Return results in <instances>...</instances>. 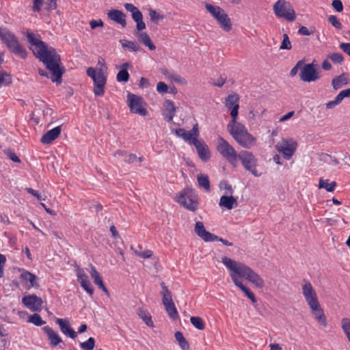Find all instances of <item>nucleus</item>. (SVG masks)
Here are the masks:
<instances>
[{"label":"nucleus","mask_w":350,"mask_h":350,"mask_svg":"<svg viewBox=\"0 0 350 350\" xmlns=\"http://www.w3.org/2000/svg\"><path fill=\"white\" fill-rule=\"evenodd\" d=\"M332 6L336 12H340L343 10V5L342 1L340 0L333 1L332 3Z\"/></svg>","instance_id":"nucleus-61"},{"label":"nucleus","mask_w":350,"mask_h":350,"mask_svg":"<svg viewBox=\"0 0 350 350\" xmlns=\"http://www.w3.org/2000/svg\"><path fill=\"white\" fill-rule=\"evenodd\" d=\"M27 41L31 44L30 49L33 54L46 66L49 72L39 69L41 76L49 78L52 81L60 83L62 81V71L60 69L61 59L55 49L47 46L40 36L33 33L27 35Z\"/></svg>","instance_id":"nucleus-1"},{"label":"nucleus","mask_w":350,"mask_h":350,"mask_svg":"<svg viewBox=\"0 0 350 350\" xmlns=\"http://www.w3.org/2000/svg\"><path fill=\"white\" fill-rule=\"evenodd\" d=\"M195 232L196 234L206 242H211L217 240V237L206 230L204 224L201 221H198L195 226Z\"/></svg>","instance_id":"nucleus-19"},{"label":"nucleus","mask_w":350,"mask_h":350,"mask_svg":"<svg viewBox=\"0 0 350 350\" xmlns=\"http://www.w3.org/2000/svg\"><path fill=\"white\" fill-rule=\"evenodd\" d=\"M98 65H100L99 69L90 67L87 69L86 73L94 81V92L96 96H102L104 94V88L106 84L107 77L105 72L107 68L103 59L98 60Z\"/></svg>","instance_id":"nucleus-5"},{"label":"nucleus","mask_w":350,"mask_h":350,"mask_svg":"<svg viewBox=\"0 0 350 350\" xmlns=\"http://www.w3.org/2000/svg\"><path fill=\"white\" fill-rule=\"evenodd\" d=\"M128 105L130 111L142 116H146L148 114L146 109V103L144 98L136 94L129 93L127 96Z\"/></svg>","instance_id":"nucleus-12"},{"label":"nucleus","mask_w":350,"mask_h":350,"mask_svg":"<svg viewBox=\"0 0 350 350\" xmlns=\"http://www.w3.org/2000/svg\"><path fill=\"white\" fill-rule=\"evenodd\" d=\"M157 91L159 94H165L168 92V87L164 82L160 81L157 84Z\"/></svg>","instance_id":"nucleus-56"},{"label":"nucleus","mask_w":350,"mask_h":350,"mask_svg":"<svg viewBox=\"0 0 350 350\" xmlns=\"http://www.w3.org/2000/svg\"><path fill=\"white\" fill-rule=\"evenodd\" d=\"M55 323L59 325L61 332L66 336L75 339L77 337V332L70 326V321L68 319H55Z\"/></svg>","instance_id":"nucleus-23"},{"label":"nucleus","mask_w":350,"mask_h":350,"mask_svg":"<svg viewBox=\"0 0 350 350\" xmlns=\"http://www.w3.org/2000/svg\"><path fill=\"white\" fill-rule=\"evenodd\" d=\"M320 78L315 65L314 64H308L302 66L300 72V79L304 82L315 81Z\"/></svg>","instance_id":"nucleus-15"},{"label":"nucleus","mask_w":350,"mask_h":350,"mask_svg":"<svg viewBox=\"0 0 350 350\" xmlns=\"http://www.w3.org/2000/svg\"><path fill=\"white\" fill-rule=\"evenodd\" d=\"M24 306L32 312H40L42 300L36 295H25L22 299Z\"/></svg>","instance_id":"nucleus-17"},{"label":"nucleus","mask_w":350,"mask_h":350,"mask_svg":"<svg viewBox=\"0 0 350 350\" xmlns=\"http://www.w3.org/2000/svg\"><path fill=\"white\" fill-rule=\"evenodd\" d=\"M193 146L196 148L198 156L202 161L206 162L210 159L211 153L208 147L203 140L196 141Z\"/></svg>","instance_id":"nucleus-25"},{"label":"nucleus","mask_w":350,"mask_h":350,"mask_svg":"<svg viewBox=\"0 0 350 350\" xmlns=\"http://www.w3.org/2000/svg\"><path fill=\"white\" fill-rule=\"evenodd\" d=\"M204 6L208 13L217 21L220 27L224 31L228 32L231 30V20L221 8L208 3H205Z\"/></svg>","instance_id":"nucleus-6"},{"label":"nucleus","mask_w":350,"mask_h":350,"mask_svg":"<svg viewBox=\"0 0 350 350\" xmlns=\"http://www.w3.org/2000/svg\"><path fill=\"white\" fill-rule=\"evenodd\" d=\"M328 21L332 24L333 27H334L337 29H341L342 27L341 23L339 21L338 18L334 15H330L328 17Z\"/></svg>","instance_id":"nucleus-53"},{"label":"nucleus","mask_w":350,"mask_h":350,"mask_svg":"<svg viewBox=\"0 0 350 350\" xmlns=\"http://www.w3.org/2000/svg\"><path fill=\"white\" fill-rule=\"evenodd\" d=\"M168 316L172 319H176L178 317V313L174 302L164 306Z\"/></svg>","instance_id":"nucleus-41"},{"label":"nucleus","mask_w":350,"mask_h":350,"mask_svg":"<svg viewBox=\"0 0 350 350\" xmlns=\"http://www.w3.org/2000/svg\"><path fill=\"white\" fill-rule=\"evenodd\" d=\"M303 65H304V62L302 60L297 62L296 65L291 69V70L290 72L291 76V77L295 76L297 75L299 69H300L301 68H302Z\"/></svg>","instance_id":"nucleus-59"},{"label":"nucleus","mask_w":350,"mask_h":350,"mask_svg":"<svg viewBox=\"0 0 350 350\" xmlns=\"http://www.w3.org/2000/svg\"><path fill=\"white\" fill-rule=\"evenodd\" d=\"M292 47L291 42L289 40L288 36L285 33L283 35V40L282 41L280 49L281 50H290Z\"/></svg>","instance_id":"nucleus-51"},{"label":"nucleus","mask_w":350,"mask_h":350,"mask_svg":"<svg viewBox=\"0 0 350 350\" xmlns=\"http://www.w3.org/2000/svg\"><path fill=\"white\" fill-rule=\"evenodd\" d=\"M44 333L46 334L49 340L50 341V345L53 347H56L61 342H62V339L60 337L59 334L57 332L53 330L49 326H44L42 328Z\"/></svg>","instance_id":"nucleus-28"},{"label":"nucleus","mask_w":350,"mask_h":350,"mask_svg":"<svg viewBox=\"0 0 350 350\" xmlns=\"http://www.w3.org/2000/svg\"><path fill=\"white\" fill-rule=\"evenodd\" d=\"M28 322L32 323L36 326H41L45 324V321H43L41 317L38 314H33V315L29 316Z\"/></svg>","instance_id":"nucleus-46"},{"label":"nucleus","mask_w":350,"mask_h":350,"mask_svg":"<svg viewBox=\"0 0 350 350\" xmlns=\"http://www.w3.org/2000/svg\"><path fill=\"white\" fill-rule=\"evenodd\" d=\"M217 150L229 163L234 166L236 165L238 154L234 148L224 138L219 137L217 139Z\"/></svg>","instance_id":"nucleus-10"},{"label":"nucleus","mask_w":350,"mask_h":350,"mask_svg":"<svg viewBox=\"0 0 350 350\" xmlns=\"http://www.w3.org/2000/svg\"><path fill=\"white\" fill-rule=\"evenodd\" d=\"M176 108L173 101L166 100L163 104L162 114L167 122H172L175 116Z\"/></svg>","instance_id":"nucleus-26"},{"label":"nucleus","mask_w":350,"mask_h":350,"mask_svg":"<svg viewBox=\"0 0 350 350\" xmlns=\"http://www.w3.org/2000/svg\"><path fill=\"white\" fill-rule=\"evenodd\" d=\"M125 9L131 14L132 18L134 20L143 16L140 10L132 3H126L124 4Z\"/></svg>","instance_id":"nucleus-39"},{"label":"nucleus","mask_w":350,"mask_h":350,"mask_svg":"<svg viewBox=\"0 0 350 350\" xmlns=\"http://www.w3.org/2000/svg\"><path fill=\"white\" fill-rule=\"evenodd\" d=\"M335 182H329L328 180L320 179L319 187L320 189H325L327 191L332 192L336 188Z\"/></svg>","instance_id":"nucleus-40"},{"label":"nucleus","mask_w":350,"mask_h":350,"mask_svg":"<svg viewBox=\"0 0 350 350\" xmlns=\"http://www.w3.org/2000/svg\"><path fill=\"white\" fill-rule=\"evenodd\" d=\"M349 82V80L347 75L342 74L332 79V85L335 90H337L341 88L343 85L348 84Z\"/></svg>","instance_id":"nucleus-34"},{"label":"nucleus","mask_w":350,"mask_h":350,"mask_svg":"<svg viewBox=\"0 0 350 350\" xmlns=\"http://www.w3.org/2000/svg\"><path fill=\"white\" fill-rule=\"evenodd\" d=\"M309 308L310 309L311 314L317 322L322 327H327L328 325L327 317L320 303L311 306Z\"/></svg>","instance_id":"nucleus-18"},{"label":"nucleus","mask_w":350,"mask_h":350,"mask_svg":"<svg viewBox=\"0 0 350 350\" xmlns=\"http://www.w3.org/2000/svg\"><path fill=\"white\" fill-rule=\"evenodd\" d=\"M107 16L111 21L121 25L122 27H126V15L123 12L118 10H111L108 12Z\"/></svg>","instance_id":"nucleus-29"},{"label":"nucleus","mask_w":350,"mask_h":350,"mask_svg":"<svg viewBox=\"0 0 350 350\" xmlns=\"http://www.w3.org/2000/svg\"><path fill=\"white\" fill-rule=\"evenodd\" d=\"M273 10L276 17L287 21H294L296 14L291 4L286 0H278L273 5Z\"/></svg>","instance_id":"nucleus-8"},{"label":"nucleus","mask_w":350,"mask_h":350,"mask_svg":"<svg viewBox=\"0 0 350 350\" xmlns=\"http://www.w3.org/2000/svg\"><path fill=\"white\" fill-rule=\"evenodd\" d=\"M95 345V340L94 338L90 337L85 342H81L80 347L83 350H92Z\"/></svg>","instance_id":"nucleus-50"},{"label":"nucleus","mask_w":350,"mask_h":350,"mask_svg":"<svg viewBox=\"0 0 350 350\" xmlns=\"http://www.w3.org/2000/svg\"><path fill=\"white\" fill-rule=\"evenodd\" d=\"M197 180L198 185L200 187L204 188L206 191H209L211 189L210 182L207 175L198 174L197 176Z\"/></svg>","instance_id":"nucleus-38"},{"label":"nucleus","mask_w":350,"mask_h":350,"mask_svg":"<svg viewBox=\"0 0 350 350\" xmlns=\"http://www.w3.org/2000/svg\"><path fill=\"white\" fill-rule=\"evenodd\" d=\"M174 132L178 137L182 138L189 144L194 145L196 141L200 140L198 139L200 132L198 124H196L191 131H187L184 129H177Z\"/></svg>","instance_id":"nucleus-14"},{"label":"nucleus","mask_w":350,"mask_h":350,"mask_svg":"<svg viewBox=\"0 0 350 350\" xmlns=\"http://www.w3.org/2000/svg\"><path fill=\"white\" fill-rule=\"evenodd\" d=\"M90 274L94 280L95 284H96L102 291L107 295H109V291L105 287L103 281L102 280L101 276L99 273L97 271L96 269L94 266H91Z\"/></svg>","instance_id":"nucleus-32"},{"label":"nucleus","mask_w":350,"mask_h":350,"mask_svg":"<svg viewBox=\"0 0 350 350\" xmlns=\"http://www.w3.org/2000/svg\"><path fill=\"white\" fill-rule=\"evenodd\" d=\"M20 280L27 289L38 286L37 277L27 271H23L20 275Z\"/></svg>","instance_id":"nucleus-22"},{"label":"nucleus","mask_w":350,"mask_h":350,"mask_svg":"<svg viewBox=\"0 0 350 350\" xmlns=\"http://www.w3.org/2000/svg\"><path fill=\"white\" fill-rule=\"evenodd\" d=\"M162 73L171 82L176 83L183 85L187 84V81L184 77L173 70H164L162 71Z\"/></svg>","instance_id":"nucleus-30"},{"label":"nucleus","mask_w":350,"mask_h":350,"mask_svg":"<svg viewBox=\"0 0 350 350\" xmlns=\"http://www.w3.org/2000/svg\"><path fill=\"white\" fill-rule=\"evenodd\" d=\"M161 288L162 291L161 293L162 295V302L163 306L174 302L171 292L168 290L167 286L163 283L161 284Z\"/></svg>","instance_id":"nucleus-37"},{"label":"nucleus","mask_w":350,"mask_h":350,"mask_svg":"<svg viewBox=\"0 0 350 350\" xmlns=\"http://www.w3.org/2000/svg\"><path fill=\"white\" fill-rule=\"evenodd\" d=\"M340 103V101L338 98L337 96L335 97L334 100H330L326 103V108L327 109H332L339 105Z\"/></svg>","instance_id":"nucleus-63"},{"label":"nucleus","mask_w":350,"mask_h":350,"mask_svg":"<svg viewBox=\"0 0 350 350\" xmlns=\"http://www.w3.org/2000/svg\"><path fill=\"white\" fill-rule=\"evenodd\" d=\"M234 140L245 148H251L256 143V138L247 131L235 137Z\"/></svg>","instance_id":"nucleus-20"},{"label":"nucleus","mask_w":350,"mask_h":350,"mask_svg":"<svg viewBox=\"0 0 350 350\" xmlns=\"http://www.w3.org/2000/svg\"><path fill=\"white\" fill-rule=\"evenodd\" d=\"M76 275L77 277V280L79 281V283L88 279V275L85 273L84 270L81 268H78L76 270Z\"/></svg>","instance_id":"nucleus-55"},{"label":"nucleus","mask_w":350,"mask_h":350,"mask_svg":"<svg viewBox=\"0 0 350 350\" xmlns=\"http://www.w3.org/2000/svg\"><path fill=\"white\" fill-rule=\"evenodd\" d=\"M134 21L136 23V28L138 31H142L146 28V24L143 21V16L134 20Z\"/></svg>","instance_id":"nucleus-58"},{"label":"nucleus","mask_w":350,"mask_h":350,"mask_svg":"<svg viewBox=\"0 0 350 350\" xmlns=\"http://www.w3.org/2000/svg\"><path fill=\"white\" fill-rule=\"evenodd\" d=\"M139 317L144 321V322L150 327H154V323L152 321L151 316L148 312L144 310H139L138 312Z\"/></svg>","instance_id":"nucleus-44"},{"label":"nucleus","mask_w":350,"mask_h":350,"mask_svg":"<svg viewBox=\"0 0 350 350\" xmlns=\"http://www.w3.org/2000/svg\"><path fill=\"white\" fill-rule=\"evenodd\" d=\"M219 206L227 210H232L238 206L237 198L230 195H222L219 201Z\"/></svg>","instance_id":"nucleus-24"},{"label":"nucleus","mask_w":350,"mask_h":350,"mask_svg":"<svg viewBox=\"0 0 350 350\" xmlns=\"http://www.w3.org/2000/svg\"><path fill=\"white\" fill-rule=\"evenodd\" d=\"M336 96L338 97L340 103L342 101L344 98H350V88L342 90Z\"/></svg>","instance_id":"nucleus-60"},{"label":"nucleus","mask_w":350,"mask_h":350,"mask_svg":"<svg viewBox=\"0 0 350 350\" xmlns=\"http://www.w3.org/2000/svg\"><path fill=\"white\" fill-rule=\"evenodd\" d=\"M219 188L224 191L223 195H230L234 193L232 186L226 181H222L219 184Z\"/></svg>","instance_id":"nucleus-47"},{"label":"nucleus","mask_w":350,"mask_h":350,"mask_svg":"<svg viewBox=\"0 0 350 350\" xmlns=\"http://www.w3.org/2000/svg\"><path fill=\"white\" fill-rule=\"evenodd\" d=\"M114 157L120 161H125L129 163H134L137 161V160H139V161H142L141 158H137L136 155L129 154L124 150H117L114 153Z\"/></svg>","instance_id":"nucleus-33"},{"label":"nucleus","mask_w":350,"mask_h":350,"mask_svg":"<svg viewBox=\"0 0 350 350\" xmlns=\"http://www.w3.org/2000/svg\"><path fill=\"white\" fill-rule=\"evenodd\" d=\"M297 142L292 137L282 138L275 145L276 150L282 154L284 159L290 160L295 154L297 149Z\"/></svg>","instance_id":"nucleus-9"},{"label":"nucleus","mask_w":350,"mask_h":350,"mask_svg":"<svg viewBox=\"0 0 350 350\" xmlns=\"http://www.w3.org/2000/svg\"><path fill=\"white\" fill-rule=\"evenodd\" d=\"M301 292L308 307L319 303L316 291L312 284L304 280L301 284Z\"/></svg>","instance_id":"nucleus-13"},{"label":"nucleus","mask_w":350,"mask_h":350,"mask_svg":"<svg viewBox=\"0 0 350 350\" xmlns=\"http://www.w3.org/2000/svg\"><path fill=\"white\" fill-rule=\"evenodd\" d=\"M57 0H34L33 3V11L35 12H39L41 10V8L45 5L44 9L48 11L55 9Z\"/></svg>","instance_id":"nucleus-27"},{"label":"nucleus","mask_w":350,"mask_h":350,"mask_svg":"<svg viewBox=\"0 0 350 350\" xmlns=\"http://www.w3.org/2000/svg\"><path fill=\"white\" fill-rule=\"evenodd\" d=\"M26 191L29 193V194H31L32 196H35L38 200H45L46 198L45 197H42L41 195H40L38 193V192L31 188H27L26 189Z\"/></svg>","instance_id":"nucleus-62"},{"label":"nucleus","mask_w":350,"mask_h":350,"mask_svg":"<svg viewBox=\"0 0 350 350\" xmlns=\"http://www.w3.org/2000/svg\"><path fill=\"white\" fill-rule=\"evenodd\" d=\"M11 83V76L7 72L0 70V88L6 86Z\"/></svg>","instance_id":"nucleus-45"},{"label":"nucleus","mask_w":350,"mask_h":350,"mask_svg":"<svg viewBox=\"0 0 350 350\" xmlns=\"http://www.w3.org/2000/svg\"><path fill=\"white\" fill-rule=\"evenodd\" d=\"M191 324L198 329L202 330L204 328V324L201 318L198 317H192L190 319Z\"/></svg>","instance_id":"nucleus-48"},{"label":"nucleus","mask_w":350,"mask_h":350,"mask_svg":"<svg viewBox=\"0 0 350 350\" xmlns=\"http://www.w3.org/2000/svg\"><path fill=\"white\" fill-rule=\"evenodd\" d=\"M149 16L151 21L154 24H158L159 21H162L165 18L164 15L152 8L149 9Z\"/></svg>","instance_id":"nucleus-43"},{"label":"nucleus","mask_w":350,"mask_h":350,"mask_svg":"<svg viewBox=\"0 0 350 350\" xmlns=\"http://www.w3.org/2000/svg\"><path fill=\"white\" fill-rule=\"evenodd\" d=\"M340 48L341 50H342L345 53H346L347 55H349L350 56V42L341 43L340 44Z\"/></svg>","instance_id":"nucleus-64"},{"label":"nucleus","mask_w":350,"mask_h":350,"mask_svg":"<svg viewBox=\"0 0 350 350\" xmlns=\"http://www.w3.org/2000/svg\"><path fill=\"white\" fill-rule=\"evenodd\" d=\"M227 129L234 139L247 131L243 124L237 121V119H231L227 125Z\"/></svg>","instance_id":"nucleus-21"},{"label":"nucleus","mask_w":350,"mask_h":350,"mask_svg":"<svg viewBox=\"0 0 350 350\" xmlns=\"http://www.w3.org/2000/svg\"><path fill=\"white\" fill-rule=\"evenodd\" d=\"M221 261L228 269L234 285L240 288L252 303H256V299L254 295L243 284L241 279L247 280L259 288H262L265 286L264 280L252 269L243 262L227 256H223Z\"/></svg>","instance_id":"nucleus-2"},{"label":"nucleus","mask_w":350,"mask_h":350,"mask_svg":"<svg viewBox=\"0 0 350 350\" xmlns=\"http://www.w3.org/2000/svg\"><path fill=\"white\" fill-rule=\"evenodd\" d=\"M176 201L189 211H195L198 208V196L192 189H183L176 196Z\"/></svg>","instance_id":"nucleus-7"},{"label":"nucleus","mask_w":350,"mask_h":350,"mask_svg":"<svg viewBox=\"0 0 350 350\" xmlns=\"http://www.w3.org/2000/svg\"><path fill=\"white\" fill-rule=\"evenodd\" d=\"M175 338L176 340L178 342L182 349H186L187 348H188V343L181 332H176Z\"/></svg>","instance_id":"nucleus-49"},{"label":"nucleus","mask_w":350,"mask_h":350,"mask_svg":"<svg viewBox=\"0 0 350 350\" xmlns=\"http://www.w3.org/2000/svg\"><path fill=\"white\" fill-rule=\"evenodd\" d=\"M129 79V74L127 70H120L116 76L118 82H127Z\"/></svg>","instance_id":"nucleus-52"},{"label":"nucleus","mask_w":350,"mask_h":350,"mask_svg":"<svg viewBox=\"0 0 350 350\" xmlns=\"http://www.w3.org/2000/svg\"><path fill=\"white\" fill-rule=\"evenodd\" d=\"M0 40L17 57L25 59L27 51L15 34L5 28H0Z\"/></svg>","instance_id":"nucleus-4"},{"label":"nucleus","mask_w":350,"mask_h":350,"mask_svg":"<svg viewBox=\"0 0 350 350\" xmlns=\"http://www.w3.org/2000/svg\"><path fill=\"white\" fill-rule=\"evenodd\" d=\"M61 133L60 126H56L48 131L41 138L43 144H49L59 135Z\"/></svg>","instance_id":"nucleus-31"},{"label":"nucleus","mask_w":350,"mask_h":350,"mask_svg":"<svg viewBox=\"0 0 350 350\" xmlns=\"http://www.w3.org/2000/svg\"><path fill=\"white\" fill-rule=\"evenodd\" d=\"M221 261L228 269L234 285L240 288L252 303H256V299L254 295L243 284L241 279L247 280L259 288H262L265 286L264 280L252 269L243 262L227 256H223Z\"/></svg>","instance_id":"nucleus-3"},{"label":"nucleus","mask_w":350,"mask_h":350,"mask_svg":"<svg viewBox=\"0 0 350 350\" xmlns=\"http://www.w3.org/2000/svg\"><path fill=\"white\" fill-rule=\"evenodd\" d=\"M82 288L90 295H92L94 294V289L92 287L91 283L90 280L88 279L85 281H83L80 283Z\"/></svg>","instance_id":"nucleus-54"},{"label":"nucleus","mask_w":350,"mask_h":350,"mask_svg":"<svg viewBox=\"0 0 350 350\" xmlns=\"http://www.w3.org/2000/svg\"><path fill=\"white\" fill-rule=\"evenodd\" d=\"M340 327L343 334L350 343V319L343 317L340 321Z\"/></svg>","instance_id":"nucleus-36"},{"label":"nucleus","mask_w":350,"mask_h":350,"mask_svg":"<svg viewBox=\"0 0 350 350\" xmlns=\"http://www.w3.org/2000/svg\"><path fill=\"white\" fill-rule=\"evenodd\" d=\"M330 59L334 63H341L343 61V56L339 53H334L329 55Z\"/></svg>","instance_id":"nucleus-57"},{"label":"nucleus","mask_w":350,"mask_h":350,"mask_svg":"<svg viewBox=\"0 0 350 350\" xmlns=\"http://www.w3.org/2000/svg\"><path fill=\"white\" fill-rule=\"evenodd\" d=\"M239 96L236 93L229 94L225 100V106L230 110L231 119H237L239 109Z\"/></svg>","instance_id":"nucleus-16"},{"label":"nucleus","mask_w":350,"mask_h":350,"mask_svg":"<svg viewBox=\"0 0 350 350\" xmlns=\"http://www.w3.org/2000/svg\"><path fill=\"white\" fill-rule=\"evenodd\" d=\"M137 38L141 41L146 46L148 47L150 50H154L156 46L152 43L150 38L146 32H139L137 35Z\"/></svg>","instance_id":"nucleus-35"},{"label":"nucleus","mask_w":350,"mask_h":350,"mask_svg":"<svg viewBox=\"0 0 350 350\" xmlns=\"http://www.w3.org/2000/svg\"><path fill=\"white\" fill-rule=\"evenodd\" d=\"M120 42L122 47L127 48L131 51L137 52L139 50V46L134 41L121 40Z\"/></svg>","instance_id":"nucleus-42"},{"label":"nucleus","mask_w":350,"mask_h":350,"mask_svg":"<svg viewBox=\"0 0 350 350\" xmlns=\"http://www.w3.org/2000/svg\"><path fill=\"white\" fill-rule=\"evenodd\" d=\"M238 158L241 160L242 165L245 170L251 172L255 177L261 176L256 169L258 165L257 158L250 152L242 150L238 154Z\"/></svg>","instance_id":"nucleus-11"}]
</instances>
